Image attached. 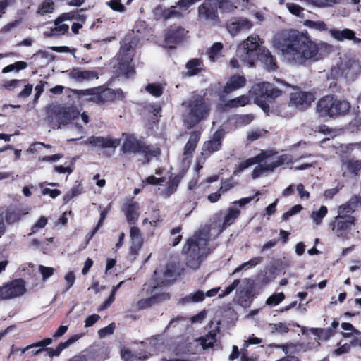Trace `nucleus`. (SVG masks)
I'll list each match as a JSON object with an SVG mask.
<instances>
[{
	"instance_id": "obj_1",
	"label": "nucleus",
	"mask_w": 361,
	"mask_h": 361,
	"mask_svg": "<svg viewBox=\"0 0 361 361\" xmlns=\"http://www.w3.org/2000/svg\"><path fill=\"white\" fill-rule=\"evenodd\" d=\"M272 44L281 51L285 60L295 65L319 61L334 51L333 45L325 42L316 43L294 30L276 34Z\"/></svg>"
},
{
	"instance_id": "obj_2",
	"label": "nucleus",
	"mask_w": 361,
	"mask_h": 361,
	"mask_svg": "<svg viewBox=\"0 0 361 361\" xmlns=\"http://www.w3.org/2000/svg\"><path fill=\"white\" fill-rule=\"evenodd\" d=\"M240 214L239 209L231 207L225 215L222 224L220 221H216L209 228L204 227L190 238L183 247V252L186 254L187 265L192 269H197L209 253L208 240L212 238L217 237L228 226L233 224Z\"/></svg>"
},
{
	"instance_id": "obj_3",
	"label": "nucleus",
	"mask_w": 361,
	"mask_h": 361,
	"mask_svg": "<svg viewBox=\"0 0 361 361\" xmlns=\"http://www.w3.org/2000/svg\"><path fill=\"white\" fill-rule=\"evenodd\" d=\"M293 161V157L292 155L283 154L278 156L273 151H265L240 163L235 169L233 174L237 176L249 166L258 164L252 173V178L255 179L274 171L277 167L288 164Z\"/></svg>"
},
{
	"instance_id": "obj_4",
	"label": "nucleus",
	"mask_w": 361,
	"mask_h": 361,
	"mask_svg": "<svg viewBox=\"0 0 361 361\" xmlns=\"http://www.w3.org/2000/svg\"><path fill=\"white\" fill-rule=\"evenodd\" d=\"M219 322L212 330L209 331L204 336L194 339L192 342H183L178 343L172 349L173 353L176 357L171 359H163L162 361H191L190 355H196L214 347L217 339L216 336L220 332Z\"/></svg>"
},
{
	"instance_id": "obj_5",
	"label": "nucleus",
	"mask_w": 361,
	"mask_h": 361,
	"mask_svg": "<svg viewBox=\"0 0 361 361\" xmlns=\"http://www.w3.org/2000/svg\"><path fill=\"white\" fill-rule=\"evenodd\" d=\"M183 120L187 127L190 128L203 119H205L209 111V103L200 96H195L183 102Z\"/></svg>"
},
{
	"instance_id": "obj_6",
	"label": "nucleus",
	"mask_w": 361,
	"mask_h": 361,
	"mask_svg": "<svg viewBox=\"0 0 361 361\" xmlns=\"http://www.w3.org/2000/svg\"><path fill=\"white\" fill-rule=\"evenodd\" d=\"M135 49L131 36L126 37L121 42V49L118 54L115 71L118 75L130 78L135 74V68L131 65Z\"/></svg>"
},
{
	"instance_id": "obj_7",
	"label": "nucleus",
	"mask_w": 361,
	"mask_h": 361,
	"mask_svg": "<svg viewBox=\"0 0 361 361\" xmlns=\"http://www.w3.org/2000/svg\"><path fill=\"white\" fill-rule=\"evenodd\" d=\"M73 92L78 97H85V100L99 105L111 102L116 98H121L123 93L121 90H114L110 88L102 87H93L85 90H74Z\"/></svg>"
},
{
	"instance_id": "obj_8",
	"label": "nucleus",
	"mask_w": 361,
	"mask_h": 361,
	"mask_svg": "<svg viewBox=\"0 0 361 361\" xmlns=\"http://www.w3.org/2000/svg\"><path fill=\"white\" fill-rule=\"evenodd\" d=\"M350 103L340 100L332 95L320 99L317 104V112L322 117H335L346 114L350 109Z\"/></svg>"
},
{
	"instance_id": "obj_9",
	"label": "nucleus",
	"mask_w": 361,
	"mask_h": 361,
	"mask_svg": "<svg viewBox=\"0 0 361 361\" xmlns=\"http://www.w3.org/2000/svg\"><path fill=\"white\" fill-rule=\"evenodd\" d=\"M126 136L122 145V150L124 153H137L142 155L143 162H148L152 157H156L159 154V148L147 145L144 141L137 140L133 135H128Z\"/></svg>"
},
{
	"instance_id": "obj_10",
	"label": "nucleus",
	"mask_w": 361,
	"mask_h": 361,
	"mask_svg": "<svg viewBox=\"0 0 361 361\" xmlns=\"http://www.w3.org/2000/svg\"><path fill=\"white\" fill-rule=\"evenodd\" d=\"M80 112L73 106H57L52 110V114H49V121L53 128H61L68 123L75 124L78 127Z\"/></svg>"
},
{
	"instance_id": "obj_11",
	"label": "nucleus",
	"mask_w": 361,
	"mask_h": 361,
	"mask_svg": "<svg viewBox=\"0 0 361 361\" xmlns=\"http://www.w3.org/2000/svg\"><path fill=\"white\" fill-rule=\"evenodd\" d=\"M263 43L262 39L257 36L248 37L237 48V56L241 61L248 67H252L256 56H258L259 44Z\"/></svg>"
},
{
	"instance_id": "obj_12",
	"label": "nucleus",
	"mask_w": 361,
	"mask_h": 361,
	"mask_svg": "<svg viewBox=\"0 0 361 361\" xmlns=\"http://www.w3.org/2000/svg\"><path fill=\"white\" fill-rule=\"evenodd\" d=\"M281 92L269 82H259L252 86L250 94L254 99L256 104L262 107L264 111L269 108L267 102L273 99L281 94Z\"/></svg>"
},
{
	"instance_id": "obj_13",
	"label": "nucleus",
	"mask_w": 361,
	"mask_h": 361,
	"mask_svg": "<svg viewBox=\"0 0 361 361\" xmlns=\"http://www.w3.org/2000/svg\"><path fill=\"white\" fill-rule=\"evenodd\" d=\"M360 73V65L355 59H343L331 68V75L334 77L344 76L353 80Z\"/></svg>"
},
{
	"instance_id": "obj_14",
	"label": "nucleus",
	"mask_w": 361,
	"mask_h": 361,
	"mask_svg": "<svg viewBox=\"0 0 361 361\" xmlns=\"http://www.w3.org/2000/svg\"><path fill=\"white\" fill-rule=\"evenodd\" d=\"M217 0H205L197 8L198 19L202 22L216 24L219 21Z\"/></svg>"
},
{
	"instance_id": "obj_15",
	"label": "nucleus",
	"mask_w": 361,
	"mask_h": 361,
	"mask_svg": "<svg viewBox=\"0 0 361 361\" xmlns=\"http://www.w3.org/2000/svg\"><path fill=\"white\" fill-rule=\"evenodd\" d=\"M25 291L24 281L16 279L0 287V300H9L20 297Z\"/></svg>"
},
{
	"instance_id": "obj_16",
	"label": "nucleus",
	"mask_w": 361,
	"mask_h": 361,
	"mask_svg": "<svg viewBox=\"0 0 361 361\" xmlns=\"http://www.w3.org/2000/svg\"><path fill=\"white\" fill-rule=\"evenodd\" d=\"M224 136V131L223 130H219L215 132L211 140H209L204 144L201 157L198 158L195 167L197 171H198L202 168L200 162H203L208 154L213 153L220 149L221 145V140Z\"/></svg>"
},
{
	"instance_id": "obj_17",
	"label": "nucleus",
	"mask_w": 361,
	"mask_h": 361,
	"mask_svg": "<svg viewBox=\"0 0 361 361\" xmlns=\"http://www.w3.org/2000/svg\"><path fill=\"white\" fill-rule=\"evenodd\" d=\"M355 218L352 216H337L331 224L332 231L340 238H345L355 225Z\"/></svg>"
},
{
	"instance_id": "obj_18",
	"label": "nucleus",
	"mask_w": 361,
	"mask_h": 361,
	"mask_svg": "<svg viewBox=\"0 0 361 361\" xmlns=\"http://www.w3.org/2000/svg\"><path fill=\"white\" fill-rule=\"evenodd\" d=\"M154 274L157 276V278H159L161 275L163 274L164 280L161 281H157L156 285L153 286L152 290H153L155 288H158L156 291L158 295L162 298L163 294L165 295L164 298H161L160 301L168 299L169 295L165 292L164 289L165 286L169 283V282L171 281L176 276V271L173 269V267L169 264L166 267V269L163 273L161 271L156 270L154 271Z\"/></svg>"
},
{
	"instance_id": "obj_19",
	"label": "nucleus",
	"mask_w": 361,
	"mask_h": 361,
	"mask_svg": "<svg viewBox=\"0 0 361 361\" xmlns=\"http://www.w3.org/2000/svg\"><path fill=\"white\" fill-rule=\"evenodd\" d=\"M315 99L314 94L310 92L296 91L291 93L290 104L300 110L307 109Z\"/></svg>"
},
{
	"instance_id": "obj_20",
	"label": "nucleus",
	"mask_w": 361,
	"mask_h": 361,
	"mask_svg": "<svg viewBox=\"0 0 361 361\" xmlns=\"http://www.w3.org/2000/svg\"><path fill=\"white\" fill-rule=\"evenodd\" d=\"M85 145H91L94 147L105 149V148H116L120 145L118 139L112 138L110 137H96L91 136L84 142Z\"/></svg>"
},
{
	"instance_id": "obj_21",
	"label": "nucleus",
	"mask_w": 361,
	"mask_h": 361,
	"mask_svg": "<svg viewBox=\"0 0 361 361\" xmlns=\"http://www.w3.org/2000/svg\"><path fill=\"white\" fill-rule=\"evenodd\" d=\"M252 27V22L243 18H234L228 21L226 25L228 31L232 35H236L240 32L249 30Z\"/></svg>"
},
{
	"instance_id": "obj_22",
	"label": "nucleus",
	"mask_w": 361,
	"mask_h": 361,
	"mask_svg": "<svg viewBox=\"0 0 361 361\" xmlns=\"http://www.w3.org/2000/svg\"><path fill=\"white\" fill-rule=\"evenodd\" d=\"M329 32L332 38L339 42L347 39L352 40L355 44L361 43V39L356 37L355 32L348 28H345L343 30L331 29Z\"/></svg>"
},
{
	"instance_id": "obj_23",
	"label": "nucleus",
	"mask_w": 361,
	"mask_h": 361,
	"mask_svg": "<svg viewBox=\"0 0 361 361\" xmlns=\"http://www.w3.org/2000/svg\"><path fill=\"white\" fill-rule=\"evenodd\" d=\"M68 75L77 82L90 81L98 78L97 71L85 70L80 68H74L69 72Z\"/></svg>"
},
{
	"instance_id": "obj_24",
	"label": "nucleus",
	"mask_w": 361,
	"mask_h": 361,
	"mask_svg": "<svg viewBox=\"0 0 361 361\" xmlns=\"http://www.w3.org/2000/svg\"><path fill=\"white\" fill-rule=\"evenodd\" d=\"M200 134L198 132L191 133L190 138L185 146L183 161L184 165L188 166L190 164V159L192 152L196 148L197 144L200 140Z\"/></svg>"
},
{
	"instance_id": "obj_25",
	"label": "nucleus",
	"mask_w": 361,
	"mask_h": 361,
	"mask_svg": "<svg viewBox=\"0 0 361 361\" xmlns=\"http://www.w3.org/2000/svg\"><path fill=\"white\" fill-rule=\"evenodd\" d=\"M258 59L269 71H274L277 68L276 58L266 48H259Z\"/></svg>"
},
{
	"instance_id": "obj_26",
	"label": "nucleus",
	"mask_w": 361,
	"mask_h": 361,
	"mask_svg": "<svg viewBox=\"0 0 361 361\" xmlns=\"http://www.w3.org/2000/svg\"><path fill=\"white\" fill-rule=\"evenodd\" d=\"M185 33L182 28H173L169 30L165 35L166 46L171 49L174 45L179 43Z\"/></svg>"
},
{
	"instance_id": "obj_27",
	"label": "nucleus",
	"mask_w": 361,
	"mask_h": 361,
	"mask_svg": "<svg viewBox=\"0 0 361 361\" xmlns=\"http://www.w3.org/2000/svg\"><path fill=\"white\" fill-rule=\"evenodd\" d=\"M140 206L136 202H130L125 210V215L126 220L130 224H135L140 216L139 214Z\"/></svg>"
},
{
	"instance_id": "obj_28",
	"label": "nucleus",
	"mask_w": 361,
	"mask_h": 361,
	"mask_svg": "<svg viewBox=\"0 0 361 361\" xmlns=\"http://www.w3.org/2000/svg\"><path fill=\"white\" fill-rule=\"evenodd\" d=\"M246 82V80L241 75H233L230 78L224 88V92L228 94L239 88L243 87Z\"/></svg>"
},
{
	"instance_id": "obj_29",
	"label": "nucleus",
	"mask_w": 361,
	"mask_h": 361,
	"mask_svg": "<svg viewBox=\"0 0 361 361\" xmlns=\"http://www.w3.org/2000/svg\"><path fill=\"white\" fill-rule=\"evenodd\" d=\"M341 163L343 176H345L346 171L351 173L354 176H357L359 171L361 169V161L358 160H342Z\"/></svg>"
},
{
	"instance_id": "obj_30",
	"label": "nucleus",
	"mask_w": 361,
	"mask_h": 361,
	"mask_svg": "<svg viewBox=\"0 0 361 361\" xmlns=\"http://www.w3.org/2000/svg\"><path fill=\"white\" fill-rule=\"evenodd\" d=\"M158 288H155L153 290H151V297L149 298H145L140 300L137 303V307L138 309H145L152 306L154 303L160 302L161 297L158 295L157 293V290ZM162 298H164L165 295L163 294Z\"/></svg>"
},
{
	"instance_id": "obj_31",
	"label": "nucleus",
	"mask_w": 361,
	"mask_h": 361,
	"mask_svg": "<svg viewBox=\"0 0 361 361\" xmlns=\"http://www.w3.org/2000/svg\"><path fill=\"white\" fill-rule=\"evenodd\" d=\"M51 343H52L51 338H45L35 344H32V345L27 346L22 350V352H23V353H24L30 349H33L30 352H29V353L32 356L36 355L38 353H39L41 351H42L43 348L50 345Z\"/></svg>"
},
{
	"instance_id": "obj_32",
	"label": "nucleus",
	"mask_w": 361,
	"mask_h": 361,
	"mask_svg": "<svg viewBox=\"0 0 361 361\" xmlns=\"http://www.w3.org/2000/svg\"><path fill=\"white\" fill-rule=\"evenodd\" d=\"M202 61L199 59L190 60L186 64L187 74L190 76L198 74L202 71Z\"/></svg>"
},
{
	"instance_id": "obj_33",
	"label": "nucleus",
	"mask_w": 361,
	"mask_h": 361,
	"mask_svg": "<svg viewBox=\"0 0 361 361\" xmlns=\"http://www.w3.org/2000/svg\"><path fill=\"white\" fill-rule=\"evenodd\" d=\"M250 102L249 97L247 95H242L233 99L229 100L225 104L228 108H238L239 106H244Z\"/></svg>"
},
{
	"instance_id": "obj_34",
	"label": "nucleus",
	"mask_w": 361,
	"mask_h": 361,
	"mask_svg": "<svg viewBox=\"0 0 361 361\" xmlns=\"http://www.w3.org/2000/svg\"><path fill=\"white\" fill-rule=\"evenodd\" d=\"M205 298L204 293L202 290H197L195 293H191L182 299L183 303L187 304L190 302H199L204 300Z\"/></svg>"
},
{
	"instance_id": "obj_35",
	"label": "nucleus",
	"mask_w": 361,
	"mask_h": 361,
	"mask_svg": "<svg viewBox=\"0 0 361 361\" xmlns=\"http://www.w3.org/2000/svg\"><path fill=\"white\" fill-rule=\"evenodd\" d=\"M78 338L73 337L68 339L65 343H61L60 344H59L56 349L47 348L46 350L47 351V353L49 354V357L59 356L63 349L67 348L70 344L75 341Z\"/></svg>"
},
{
	"instance_id": "obj_36",
	"label": "nucleus",
	"mask_w": 361,
	"mask_h": 361,
	"mask_svg": "<svg viewBox=\"0 0 361 361\" xmlns=\"http://www.w3.org/2000/svg\"><path fill=\"white\" fill-rule=\"evenodd\" d=\"M223 45L220 42L214 43L208 51L209 59L211 62H214L221 56Z\"/></svg>"
},
{
	"instance_id": "obj_37",
	"label": "nucleus",
	"mask_w": 361,
	"mask_h": 361,
	"mask_svg": "<svg viewBox=\"0 0 361 361\" xmlns=\"http://www.w3.org/2000/svg\"><path fill=\"white\" fill-rule=\"evenodd\" d=\"M263 261V258L262 257H253L249 261L243 263L241 265L238 267L233 271V274L238 272L243 269H248L252 267H254L259 264H261Z\"/></svg>"
},
{
	"instance_id": "obj_38",
	"label": "nucleus",
	"mask_w": 361,
	"mask_h": 361,
	"mask_svg": "<svg viewBox=\"0 0 361 361\" xmlns=\"http://www.w3.org/2000/svg\"><path fill=\"white\" fill-rule=\"evenodd\" d=\"M328 209L326 206H322L318 211L312 212L311 219L316 225H319L322 222V219L326 216Z\"/></svg>"
},
{
	"instance_id": "obj_39",
	"label": "nucleus",
	"mask_w": 361,
	"mask_h": 361,
	"mask_svg": "<svg viewBox=\"0 0 361 361\" xmlns=\"http://www.w3.org/2000/svg\"><path fill=\"white\" fill-rule=\"evenodd\" d=\"M304 25L310 29H313L318 31H324L327 30V25L324 21L322 20H307L304 22Z\"/></svg>"
},
{
	"instance_id": "obj_40",
	"label": "nucleus",
	"mask_w": 361,
	"mask_h": 361,
	"mask_svg": "<svg viewBox=\"0 0 361 361\" xmlns=\"http://www.w3.org/2000/svg\"><path fill=\"white\" fill-rule=\"evenodd\" d=\"M54 4L51 0H45L38 7L37 13L40 15H45L47 13H52L54 10Z\"/></svg>"
},
{
	"instance_id": "obj_41",
	"label": "nucleus",
	"mask_w": 361,
	"mask_h": 361,
	"mask_svg": "<svg viewBox=\"0 0 361 361\" xmlns=\"http://www.w3.org/2000/svg\"><path fill=\"white\" fill-rule=\"evenodd\" d=\"M289 324L279 322L277 324H269V330L271 333H287L289 331Z\"/></svg>"
},
{
	"instance_id": "obj_42",
	"label": "nucleus",
	"mask_w": 361,
	"mask_h": 361,
	"mask_svg": "<svg viewBox=\"0 0 361 361\" xmlns=\"http://www.w3.org/2000/svg\"><path fill=\"white\" fill-rule=\"evenodd\" d=\"M284 299L285 295L283 293H275L267 299L266 304L271 307H275L281 303Z\"/></svg>"
},
{
	"instance_id": "obj_43",
	"label": "nucleus",
	"mask_w": 361,
	"mask_h": 361,
	"mask_svg": "<svg viewBox=\"0 0 361 361\" xmlns=\"http://www.w3.org/2000/svg\"><path fill=\"white\" fill-rule=\"evenodd\" d=\"M69 26L66 24H62L61 20H56L55 27L51 30L49 35H63L68 30Z\"/></svg>"
},
{
	"instance_id": "obj_44",
	"label": "nucleus",
	"mask_w": 361,
	"mask_h": 361,
	"mask_svg": "<svg viewBox=\"0 0 361 361\" xmlns=\"http://www.w3.org/2000/svg\"><path fill=\"white\" fill-rule=\"evenodd\" d=\"M48 220L47 218L45 216H41L39 217L37 221L32 225L31 228V232L28 234L29 235H31L32 234H35L39 231L42 228L45 227V226L47 224Z\"/></svg>"
},
{
	"instance_id": "obj_45",
	"label": "nucleus",
	"mask_w": 361,
	"mask_h": 361,
	"mask_svg": "<svg viewBox=\"0 0 361 361\" xmlns=\"http://www.w3.org/2000/svg\"><path fill=\"white\" fill-rule=\"evenodd\" d=\"M238 302L244 307L250 305L251 302V298L248 291H240Z\"/></svg>"
},
{
	"instance_id": "obj_46",
	"label": "nucleus",
	"mask_w": 361,
	"mask_h": 361,
	"mask_svg": "<svg viewBox=\"0 0 361 361\" xmlns=\"http://www.w3.org/2000/svg\"><path fill=\"white\" fill-rule=\"evenodd\" d=\"M64 280L66 281V286L63 292H67L75 283V274L73 271L67 272L64 276Z\"/></svg>"
},
{
	"instance_id": "obj_47",
	"label": "nucleus",
	"mask_w": 361,
	"mask_h": 361,
	"mask_svg": "<svg viewBox=\"0 0 361 361\" xmlns=\"http://www.w3.org/2000/svg\"><path fill=\"white\" fill-rule=\"evenodd\" d=\"M286 8L293 15H295L298 17H302V13L304 11V8H302L298 4L294 3H287Z\"/></svg>"
},
{
	"instance_id": "obj_48",
	"label": "nucleus",
	"mask_w": 361,
	"mask_h": 361,
	"mask_svg": "<svg viewBox=\"0 0 361 361\" xmlns=\"http://www.w3.org/2000/svg\"><path fill=\"white\" fill-rule=\"evenodd\" d=\"M145 90L149 94L157 97L161 96L163 92L161 86L157 84H149L146 86Z\"/></svg>"
},
{
	"instance_id": "obj_49",
	"label": "nucleus",
	"mask_w": 361,
	"mask_h": 361,
	"mask_svg": "<svg viewBox=\"0 0 361 361\" xmlns=\"http://www.w3.org/2000/svg\"><path fill=\"white\" fill-rule=\"evenodd\" d=\"M131 247L130 248V252L131 255H137L141 249L142 244H143V240L142 238H135V239H131Z\"/></svg>"
},
{
	"instance_id": "obj_50",
	"label": "nucleus",
	"mask_w": 361,
	"mask_h": 361,
	"mask_svg": "<svg viewBox=\"0 0 361 361\" xmlns=\"http://www.w3.org/2000/svg\"><path fill=\"white\" fill-rule=\"evenodd\" d=\"M121 0H110L106 4L114 11L123 13L126 11L125 6L121 3Z\"/></svg>"
},
{
	"instance_id": "obj_51",
	"label": "nucleus",
	"mask_w": 361,
	"mask_h": 361,
	"mask_svg": "<svg viewBox=\"0 0 361 361\" xmlns=\"http://www.w3.org/2000/svg\"><path fill=\"white\" fill-rule=\"evenodd\" d=\"M218 6L225 12H233L236 9V6L229 1L221 0L218 2Z\"/></svg>"
},
{
	"instance_id": "obj_52",
	"label": "nucleus",
	"mask_w": 361,
	"mask_h": 361,
	"mask_svg": "<svg viewBox=\"0 0 361 361\" xmlns=\"http://www.w3.org/2000/svg\"><path fill=\"white\" fill-rule=\"evenodd\" d=\"M302 209L300 204H296L293 206L290 210L285 212L282 216L283 221H287L291 216L299 213Z\"/></svg>"
},
{
	"instance_id": "obj_53",
	"label": "nucleus",
	"mask_w": 361,
	"mask_h": 361,
	"mask_svg": "<svg viewBox=\"0 0 361 361\" xmlns=\"http://www.w3.org/2000/svg\"><path fill=\"white\" fill-rule=\"evenodd\" d=\"M39 271L42 275L43 280L45 281L54 274V269L52 267L40 265L39 267Z\"/></svg>"
},
{
	"instance_id": "obj_54",
	"label": "nucleus",
	"mask_w": 361,
	"mask_h": 361,
	"mask_svg": "<svg viewBox=\"0 0 361 361\" xmlns=\"http://www.w3.org/2000/svg\"><path fill=\"white\" fill-rule=\"evenodd\" d=\"M163 16L165 19H167L173 17H180L181 13L176 9V6H171V8L164 11Z\"/></svg>"
},
{
	"instance_id": "obj_55",
	"label": "nucleus",
	"mask_w": 361,
	"mask_h": 361,
	"mask_svg": "<svg viewBox=\"0 0 361 361\" xmlns=\"http://www.w3.org/2000/svg\"><path fill=\"white\" fill-rule=\"evenodd\" d=\"M350 207L353 208L354 211L358 207H361V197L358 195H353L348 201Z\"/></svg>"
},
{
	"instance_id": "obj_56",
	"label": "nucleus",
	"mask_w": 361,
	"mask_h": 361,
	"mask_svg": "<svg viewBox=\"0 0 361 361\" xmlns=\"http://www.w3.org/2000/svg\"><path fill=\"white\" fill-rule=\"evenodd\" d=\"M21 82L20 80H7L2 84V87L8 90H13L18 87Z\"/></svg>"
},
{
	"instance_id": "obj_57",
	"label": "nucleus",
	"mask_w": 361,
	"mask_h": 361,
	"mask_svg": "<svg viewBox=\"0 0 361 361\" xmlns=\"http://www.w3.org/2000/svg\"><path fill=\"white\" fill-rule=\"evenodd\" d=\"M239 283H240V281L238 279L235 280L231 285H229L228 287L226 288L224 291L221 294L219 295V297L223 298L224 296L229 295L238 287Z\"/></svg>"
},
{
	"instance_id": "obj_58",
	"label": "nucleus",
	"mask_w": 361,
	"mask_h": 361,
	"mask_svg": "<svg viewBox=\"0 0 361 361\" xmlns=\"http://www.w3.org/2000/svg\"><path fill=\"white\" fill-rule=\"evenodd\" d=\"M121 357L126 361H137V358L135 355L128 349H123L121 350Z\"/></svg>"
},
{
	"instance_id": "obj_59",
	"label": "nucleus",
	"mask_w": 361,
	"mask_h": 361,
	"mask_svg": "<svg viewBox=\"0 0 361 361\" xmlns=\"http://www.w3.org/2000/svg\"><path fill=\"white\" fill-rule=\"evenodd\" d=\"M235 185V183L232 179H228L224 181L221 188H219V191L222 193H224L233 188Z\"/></svg>"
},
{
	"instance_id": "obj_60",
	"label": "nucleus",
	"mask_w": 361,
	"mask_h": 361,
	"mask_svg": "<svg viewBox=\"0 0 361 361\" xmlns=\"http://www.w3.org/2000/svg\"><path fill=\"white\" fill-rule=\"evenodd\" d=\"M177 187L178 183L174 180H171L169 183L167 188L163 191V193L169 197L176 190Z\"/></svg>"
},
{
	"instance_id": "obj_61",
	"label": "nucleus",
	"mask_w": 361,
	"mask_h": 361,
	"mask_svg": "<svg viewBox=\"0 0 361 361\" xmlns=\"http://www.w3.org/2000/svg\"><path fill=\"white\" fill-rule=\"evenodd\" d=\"M20 22H21L20 20H16L13 22L9 23L6 24V25H4L1 28V32L2 33L8 32L12 29H13V28L16 27L18 25H19Z\"/></svg>"
},
{
	"instance_id": "obj_62",
	"label": "nucleus",
	"mask_w": 361,
	"mask_h": 361,
	"mask_svg": "<svg viewBox=\"0 0 361 361\" xmlns=\"http://www.w3.org/2000/svg\"><path fill=\"white\" fill-rule=\"evenodd\" d=\"M355 212L351 207H350L348 202L341 206L338 208V216H342L344 214L351 213Z\"/></svg>"
},
{
	"instance_id": "obj_63",
	"label": "nucleus",
	"mask_w": 361,
	"mask_h": 361,
	"mask_svg": "<svg viewBox=\"0 0 361 361\" xmlns=\"http://www.w3.org/2000/svg\"><path fill=\"white\" fill-rule=\"evenodd\" d=\"M262 136V133L258 130H252L247 132V138L250 142H253L259 139Z\"/></svg>"
},
{
	"instance_id": "obj_64",
	"label": "nucleus",
	"mask_w": 361,
	"mask_h": 361,
	"mask_svg": "<svg viewBox=\"0 0 361 361\" xmlns=\"http://www.w3.org/2000/svg\"><path fill=\"white\" fill-rule=\"evenodd\" d=\"M99 319H100V317L98 314H92V315L89 316L85 320V326L90 327V326H93Z\"/></svg>"
}]
</instances>
